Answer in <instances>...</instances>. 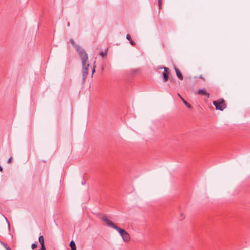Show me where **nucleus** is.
<instances>
[{"mask_svg":"<svg viewBox=\"0 0 250 250\" xmlns=\"http://www.w3.org/2000/svg\"><path fill=\"white\" fill-rule=\"evenodd\" d=\"M102 220L103 221L106 223L108 226L118 231L125 242H127L130 241V236L128 233L125 229L117 226L114 223L109 220L105 215H104L103 216Z\"/></svg>","mask_w":250,"mask_h":250,"instance_id":"nucleus-1","label":"nucleus"},{"mask_svg":"<svg viewBox=\"0 0 250 250\" xmlns=\"http://www.w3.org/2000/svg\"><path fill=\"white\" fill-rule=\"evenodd\" d=\"M213 104L215 106L216 110L222 111L227 107L225 101L222 98L219 99L216 101H214Z\"/></svg>","mask_w":250,"mask_h":250,"instance_id":"nucleus-2","label":"nucleus"},{"mask_svg":"<svg viewBox=\"0 0 250 250\" xmlns=\"http://www.w3.org/2000/svg\"><path fill=\"white\" fill-rule=\"evenodd\" d=\"M77 51H78L80 57L82 60V62H88V55L85 52V51L84 49L81 48V47H80V49L79 50H77Z\"/></svg>","mask_w":250,"mask_h":250,"instance_id":"nucleus-3","label":"nucleus"},{"mask_svg":"<svg viewBox=\"0 0 250 250\" xmlns=\"http://www.w3.org/2000/svg\"><path fill=\"white\" fill-rule=\"evenodd\" d=\"M82 65L83 79V81H84L88 75V71L89 64L88 62H84L82 63Z\"/></svg>","mask_w":250,"mask_h":250,"instance_id":"nucleus-4","label":"nucleus"},{"mask_svg":"<svg viewBox=\"0 0 250 250\" xmlns=\"http://www.w3.org/2000/svg\"><path fill=\"white\" fill-rule=\"evenodd\" d=\"M163 68L164 69V72L163 74V81L164 82H167L168 80V76L170 74V71L167 67H163Z\"/></svg>","mask_w":250,"mask_h":250,"instance_id":"nucleus-5","label":"nucleus"},{"mask_svg":"<svg viewBox=\"0 0 250 250\" xmlns=\"http://www.w3.org/2000/svg\"><path fill=\"white\" fill-rule=\"evenodd\" d=\"M174 69L175 70L176 76H177L178 78L180 80H183V76L179 69L178 68H177L175 65H174Z\"/></svg>","mask_w":250,"mask_h":250,"instance_id":"nucleus-6","label":"nucleus"},{"mask_svg":"<svg viewBox=\"0 0 250 250\" xmlns=\"http://www.w3.org/2000/svg\"><path fill=\"white\" fill-rule=\"evenodd\" d=\"M197 93L199 94V95H206L208 98H209V93H208V92H206L205 89H199L198 92H197Z\"/></svg>","mask_w":250,"mask_h":250,"instance_id":"nucleus-7","label":"nucleus"},{"mask_svg":"<svg viewBox=\"0 0 250 250\" xmlns=\"http://www.w3.org/2000/svg\"><path fill=\"white\" fill-rule=\"evenodd\" d=\"M39 242L41 245V248H45L44 237L42 235H41L39 237Z\"/></svg>","mask_w":250,"mask_h":250,"instance_id":"nucleus-8","label":"nucleus"},{"mask_svg":"<svg viewBox=\"0 0 250 250\" xmlns=\"http://www.w3.org/2000/svg\"><path fill=\"white\" fill-rule=\"evenodd\" d=\"M70 42L72 44V45L75 48L76 50H79L80 47H81L79 45L77 44L73 39H71L70 40Z\"/></svg>","mask_w":250,"mask_h":250,"instance_id":"nucleus-9","label":"nucleus"},{"mask_svg":"<svg viewBox=\"0 0 250 250\" xmlns=\"http://www.w3.org/2000/svg\"><path fill=\"white\" fill-rule=\"evenodd\" d=\"M126 39L129 41L130 43L132 46H135L136 45L135 42L132 40L131 36L129 34H127Z\"/></svg>","mask_w":250,"mask_h":250,"instance_id":"nucleus-10","label":"nucleus"},{"mask_svg":"<svg viewBox=\"0 0 250 250\" xmlns=\"http://www.w3.org/2000/svg\"><path fill=\"white\" fill-rule=\"evenodd\" d=\"M70 247H71V250H76V246L73 240H72L69 244Z\"/></svg>","mask_w":250,"mask_h":250,"instance_id":"nucleus-11","label":"nucleus"},{"mask_svg":"<svg viewBox=\"0 0 250 250\" xmlns=\"http://www.w3.org/2000/svg\"><path fill=\"white\" fill-rule=\"evenodd\" d=\"M181 99L182 100L183 103L186 105V106L189 109H191L192 108V106L189 103H188L186 101H185L184 100V99L183 98V97H181Z\"/></svg>","mask_w":250,"mask_h":250,"instance_id":"nucleus-12","label":"nucleus"},{"mask_svg":"<svg viewBox=\"0 0 250 250\" xmlns=\"http://www.w3.org/2000/svg\"><path fill=\"white\" fill-rule=\"evenodd\" d=\"M106 55H107V52L106 51L104 52L102 51L100 53V55L101 56H102L103 57H104L105 56H106Z\"/></svg>","mask_w":250,"mask_h":250,"instance_id":"nucleus-13","label":"nucleus"},{"mask_svg":"<svg viewBox=\"0 0 250 250\" xmlns=\"http://www.w3.org/2000/svg\"><path fill=\"white\" fill-rule=\"evenodd\" d=\"M162 0H158V5L159 10L162 8Z\"/></svg>","mask_w":250,"mask_h":250,"instance_id":"nucleus-14","label":"nucleus"},{"mask_svg":"<svg viewBox=\"0 0 250 250\" xmlns=\"http://www.w3.org/2000/svg\"><path fill=\"white\" fill-rule=\"evenodd\" d=\"M0 243L4 247V248L6 249V248H9V247L7 246L6 243H3L2 242H0Z\"/></svg>","mask_w":250,"mask_h":250,"instance_id":"nucleus-15","label":"nucleus"},{"mask_svg":"<svg viewBox=\"0 0 250 250\" xmlns=\"http://www.w3.org/2000/svg\"><path fill=\"white\" fill-rule=\"evenodd\" d=\"M37 245L36 244H32L31 245V248L32 249H35L36 248H37Z\"/></svg>","mask_w":250,"mask_h":250,"instance_id":"nucleus-16","label":"nucleus"},{"mask_svg":"<svg viewBox=\"0 0 250 250\" xmlns=\"http://www.w3.org/2000/svg\"><path fill=\"white\" fill-rule=\"evenodd\" d=\"M95 62H94V66H93V69H92V75H93L94 73L95 72V67L96 66L95 65Z\"/></svg>","mask_w":250,"mask_h":250,"instance_id":"nucleus-17","label":"nucleus"},{"mask_svg":"<svg viewBox=\"0 0 250 250\" xmlns=\"http://www.w3.org/2000/svg\"><path fill=\"white\" fill-rule=\"evenodd\" d=\"M12 157H10V158L8 159V161H7V163H8V164L11 163V162H12Z\"/></svg>","mask_w":250,"mask_h":250,"instance_id":"nucleus-18","label":"nucleus"},{"mask_svg":"<svg viewBox=\"0 0 250 250\" xmlns=\"http://www.w3.org/2000/svg\"><path fill=\"white\" fill-rule=\"evenodd\" d=\"M199 78L201 79H202V80H203L204 81L205 80V79L204 78V77L202 75L199 76Z\"/></svg>","mask_w":250,"mask_h":250,"instance_id":"nucleus-19","label":"nucleus"},{"mask_svg":"<svg viewBox=\"0 0 250 250\" xmlns=\"http://www.w3.org/2000/svg\"><path fill=\"white\" fill-rule=\"evenodd\" d=\"M2 170H3V168H2V167L0 166V171L1 172H2Z\"/></svg>","mask_w":250,"mask_h":250,"instance_id":"nucleus-20","label":"nucleus"},{"mask_svg":"<svg viewBox=\"0 0 250 250\" xmlns=\"http://www.w3.org/2000/svg\"><path fill=\"white\" fill-rule=\"evenodd\" d=\"M6 250H11L10 248H6Z\"/></svg>","mask_w":250,"mask_h":250,"instance_id":"nucleus-21","label":"nucleus"},{"mask_svg":"<svg viewBox=\"0 0 250 250\" xmlns=\"http://www.w3.org/2000/svg\"><path fill=\"white\" fill-rule=\"evenodd\" d=\"M178 96H179L180 98H181V97H182L180 95V94H179V93L178 94Z\"/></svg>","mask_w":250,"mask_h":250,"instance_id":"nucleus-22","label":"nucleus"},{"mask_svg":"<svg viewBox=\"0 0 250 250\" xmlns=\"http://www.w3.org/2000/svg\"><path fill=\"white\" fill-rule=\"evenodd\" d=\"M67 25H68V26H70V23H69V22H67Z\"/></svg>","mask_w":250,"mask_h":250,"instance_id":"nucleus-23","label":"nucleus"},{"mask_svg":"<svg viewBox=\"0 0 250 250\" xmlns=\"http://www.w3.org/2000/svg\"><path fill=\"white\" fill-rule=\"evenodd\" d=\"M84 183H85V182H84H84H82V184H83V185H84Z\"/></svg>","mask_w":250,"mask_h":250,"instance_id":"nucleus-24","label":"nucleus"}]
</instances>
